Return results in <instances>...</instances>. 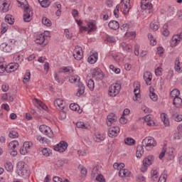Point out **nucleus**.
Wrapping results in <instances>:
<instances>
[{"label": "nucleus", "mask_w": 182, "mask_h": 182, "mask_svg": "<svg viewBox=\"0 0 182 182\" xmlns=\"http://www.w3.org/2000/svg\"><path fill=\"white\" fill-rule=\"evenodd\" d=\"M27 150H29L32 146H33V144L31 141H25L23 145Z\"/></svg>", "instance_id": "nucleus-55"}, {"label": "nucleus", "mask_w": 182, "mask_h": 182, "mask_svg": "<svg viewBox=\"0 0 182 182\" xmlns=\"http://www.w3.org/2000/svg\"><path fill=\"white\" fill-rule=\"evenodd\" d=\"M73 57L76 60H80L83 58V53H82V47L76 46L73 51Z\"/></svg>", "instance_id": "nucleus-13"}, {"label": "nucleus", "mask_w": 182, "mask_h": 182, "mask_svg": "<svg viewBox=\"0 0 182 182\" xmlns=\"http://www.w3.org/2000/svg\"><path fill=\"white\" fill-rule=\"evenodd\" d=\"M122 49L126 52H132V46L126 43H122L120 45Z\"/></svg>", "instance_id": "nucleus-31"}, {"label": "nucleus", "mask_w": 182, "mask_h": 182, "mask_svg": "<svg viewBox=\"0 0 182 182\" xmlns=\"http://www.w3.org/2000/svg\"><path fill=\"white\" fill-rule=\"evenodd\" d=\"M151 79H153V75H151V73L146 72L144 73V80L146 82L147 86H150L151 85Z\"/></svg>", "instance_id": "nucleus-19"}, {"label": "nucleus", "mask_w": 182, "mask_h": 182, "mask_svg": "<svg viewBox=\"0 0 182 182\" xmlns=\"http://www.w3.org/2000/svg\"><path fill=\"white\" fill-rule=\"evenodd\" d=\"M29 79H31V72H26L23 80V83L26 85L29 82Z\"/></svg>", "instance_id": "nucleus-46"}, {"label": "nucleus", "mask_w": 182, "mask_h": 182, "mask_svg": "<svg viewBox=\"0 0 182 182\" xmlns=\"http://www.w3.org/2000/svg\"><path fill=\"white\" fill-rule=\"evenodd\" d=\"M38 1L42 8H48V6L50 5V1L49 0H38Z\"/></svg>", "instance_id": "nucleus-34"}, {"label": "nucleus", "mask_w": 182, "mask_h": 182, "mask_svg": "<svg viewBox=\"0 0 182 182\" xmlns=\"http://www.w3.org/2000/svg\"><path fill=\"white\" fill-rule=\"evenodd\" d=\"M78 168H80V173L82 174V176H86V174H87V170L86 168L79 165Z\"/></svg>", "instance_id": "nucleus-53"}, {"label": "nucleus", "mask_w": 182, "mask_h": 182, "mask_svg": "<svg viewBox=\"0 0 182 182\" xmlns=\"http://www.w3.org/2000/svg\"><path fill=\"white\" fill-rule=\"evenodd\" d=\"M32 15L33 13L31 11V9L26 6L24 7L23 21L24 22H31L32 21Z\"/></svg>", "instance_id": "nucleus-7"}, {"label": "nucleus", "mask_w": 182, "mask_h": 182, "mask_svg": "<svg viewBox=\"0 0 182 182\" xmlns=\"http://www.w3.org/2000/svg\"><path fill=\"white\" fill-rule=\"evenodd\" d=\"M164 36H168L170 35V31H168V23H166L163 26V32Z\"/></svg>", "instance_id": "nucleus-36"}, {"label": "nucleus", "mask_w": 182, "mask_h": 182, "mask_svg": "<svg viewBox=\"0 0 182 182\" xmlns=\"http://www.w3.org/2000/svg\"><path fill=\"white\" fill-rule=\"evenodd\" d=\"M68 146V142L61 141L59 144L54 146V150L55 151H59V153H63L64 151H66Z\"/></svg>", "instance_id": "nucleus-8"}, {"label": "nucleus", "mask_w": 182, "mask_h": 182, "mask_svg": "<svg viewBox=\"0 0 182 182\" xmlns=\"http://www.w3.org/2000/svg\"><path fill=\"white\" fill-rule=\"evenodd\" d=\"M5 22H6L7 23H9V25H14V23H15V19L14 18L12 15L7 14L5 16Z\"/></svg>", "instance_id": "nucleus-28"}, {"label": "nucleus", "mask_w": 182, "mask_h": 182, "mask_svg": "<svg viewBox=\"0 0 182 182\" xmlns=\"http://www.w3.org/2000/svg\"><path fill=\"white\" fill-rule=\"evenodd\" d=\"M70 109L73 112H76L77 111V109H79V106L77 104H70Z\"/></svg>", "instance_id": "nucleus-57"}, {"label": "nucleus", "mask_w": 182, "mask_h": 182, "mask_svg": "<svg viewBox=\"0 0 182 182\" xmlns=\"http://www.w3.org/2000/svg\"><path fill=\"white\" fill-rule=\"evenodd\" d=\"M36 102H37L38 106H40V107H41L43 110H46L48 109V107L46 106V105L43 104V102H42V101H39V100H36Z\"/></svg>", "instance_id": "nucleus-56"}, {"label": "nucleus", "mask_w": 182, "mask_h": 182, "mask_svg": "<svg viewBox=\"0 0 182 182\" xmlns=\"http://www.w3.org/2000/svg\"><path fill=\"white\" fill-rule=\"evenodd\" d=\"M42 23L46 25V26H52V21L46 17L42 18Z\"/></svg>", "instance_id": "nucleus-44"}, {"label": "nucleus", "mask_w": 182, "mask_h": 182, "mask_svg": "<svg viewBox=\"0 0 182 182\" xmlns=\"http://www.w3.org/2000/svg\"><path fill=\"white\" fill-rule=\"evenodd\" d=\"M121 4H124L123 12L124 15H127L130 11V0H122Z\"/></svg>", "instance_id": "nucleus-18"}, {"label": "nucleus", "mask_w": 182, "mask_h": 182, "mask_svg": "<svg viewBox=\"0 0 182 182\" xmlns=\"http://www.w3.org/2000/svg\"><path fill=\"white\" fill-rule=\"evenodd\" d=\"M14 60L16 63H11V64L18 65V68H19V63H21L23 60V56L16 54L14 57Z\"/></svg>", "instance_id": "nucleus-23"}, {"label": "nucleus", "mask_w": 182, "mask_h": 182, "mask_svg": "<svg viewBox=\"0 0 182 182\" xmlns=\"http://www.w3.org/2000/svg\"><path fill=\"white\" fill-rule=\"evenodd\" d=\"M92 77L96 80H102L105 75H103V72L100 68H95L92 73Z\"/></svg>", "instance_id": "nucleus-9"}, {"label": "nucleus", "mask_w": 182, "mask_h": 182, "mask_svg": "<svg viewBox=\"0 0 182 182\" xmlns=\"http://www.w3.org/2000/svg\"><path fill=\"white\" fill-rule=\"evenodd\" d=\"M161 119L162 122H164V124H165V126H168V124H170V121H168V119L167 118V114L162 113L161 114Z\"/></svg>", "instance_id": "nucleus-33"}, {"label": "nucleus", "mask_w": 182, "mask_h": 182, "mask_svg": "<svg viewBox=\"0 0 182 182\" xmlns=\"http://www.w3.org/2000/svg\"><path fill=\"white\" fill-rule=\"evenodd\" d=\"M0 11L3 13L9 11V4L6 0H0Z\"/></svg>", "instance_id": "nucleus-17"}, {"label": "nucleus", "mask_w": 182, "mask_h": 182, "mask_svg": "<svg viewBox=\"0 0 182 182\" xmlns=\"http://www.w3.org/2000/svg\"><path fill=\"white\" fill-rule=\"evenodd\" d=\"M173 103L176 107H181L182 99L179 97L173 98Z\"/></svg>", "instance_id": "nucleus-30"}, {"label": "nucleus", "mask_w": 182, "mask_h": 182, "mask_svg": "<svg viewBox=\"0 0 182 182\" xmlns=\"http://www.w3.org/2000/svg\"><path fill=\"white\" fill-rule=\"evenodd\" d=\"M119 177H129L130 171L128 169H120L119 171Z\"/></svg>", "instance_id": "nucleus-29"}, {"label": "nucleus", "mask_w": 182, "mask_h": 182, "mask_svg": "<svg viewBox=\"0 0 182 182\" xmlns=\"http://www.w3.org/2000/svg\"><path fill=\"white\" fill-rule=\"evenodd\" d=\"M9 136L11 139H16V137L19 136V134H18V132H16V131H11V132H10Z\"/></svg>", "instance_id": "nucleus-51"}, {"label": "nucleus", "mask_w": 182, "mask_h": 182, "mask_svg": "<svg viewBox=\"0 0 182 182\" xmlns=\"http://www.w3.org/2000/svg\"><path fill=\"white\" fill-rule=\"evenodd\" d=\"M53 181L54 182H63V180L60 177H58V176H54L53 178Z\"/></svg>", "instance_id": "nucleus-64"}, {"label": "nucleus", "mask_w": 182, "mask_h": 182, "mask_svg": "<svg viewBox=\"0 0 182 182\" xmlns=\"http://www.w3.org/2000/svg\"><path fill=\"white\" fill-rule=\"evenodd\" d=\"M180 39H182V34L180 33L177 36H173L172 37V43H171V46H177V43L178 42V41H180Z\"/></svg>", "instance_id": "nucleus-24"}, {"label": "nucleus", "mask_w": 182, "mask_h": 182, "mask_svg": "<svg viewBox=\"0 0 182 182\" xmlns=\"http://www.w3.org/2000/svg\"><path fill=\"white\" fill-rule=\"evenodd\" d=\"M134 97H133V100L139 102V99H140V82H135L134 83Z\"/></svg>", "instance_id": "nucleus-12"}, {"label": "nucleus", "mask_w": 182, "mask_h": 182, "mask_svg": "<svg viewBox=\"0 0 182 182\" xmlns=\"http://www.w3.org/2000/svg\"><path fill=\"white\" fill-rule=\"evenodd\" d=\"M4 167L7 171H12V170L14 169V166H12V163L9 161L6 162V164H4Z\"/></svg>", "instance_id": "nucleus-45"}, {"label": "nucleus", "mask_w": 182, "mask_h": 182, "mask_svg": "<svg viewBox=\"0 0 182 182\" xmlns=\"http://www.w3.org/2000/svg\"><path fill=\"white\" fill-rule=\"evenodd\" d=\"M20 153L23 155L25 156L28 153V149L26 148L23 145V146L20 149Z\"/></svg>", "instance_id": "nucleus-60"}, {"label": "nucleus", "mask_w": 182, "mask_h": 182, "mask_svg": "<svg viewBox=\"0 0 182 182\" xmlns=\"http://www.w3.org/2000/svg\"><path fill=\"white\" fill-rule=\"evenodd\" d=\"M16 146H19V143L17 141H13L9 144V148L10 150H15Z\"/></svg>", "instance_id": "nucleus-40"}, {"label": "nucleus", "mask_w": 182, "mask_h": 182, "mask_svg": "<svg viewBox=\"0 0 182 182\" xmlns=\"http://www.w3.org/2000/svg\"><path fill=\"white\" fill-rule=\"evenodd\" d=\"M158 178H159V174H158L157 169H152L151 171V180H154V181H156V180H157Z\"/></svg>", "instance_id": "nucleus-35"}, {"label": "nucleus", "mask_w": 182, "mask_h": 182, "mask_svg": "<svg viewBox=\"0 0 182 182\" xmlns=\"http://www.w3.org/2000/svg\"><path fill=\"white\" fill-rule=\"evenodd\" d=\"M150 0H141V8L144 11H148L149 14H151V9H153V4L149 2Z\"/></svg>", "instance_id": "nucleus-11"}, {"label": "nucleus", "mask_w": 182, "mask_h": 182, "mask_svg": "<svg viewBox=\"0 0 182 182\" xmlns=\"http://www.w3.org/2000/svg\"><path fill=\"white\" fill-rule=\"evenodd\" d=\"M36 43H37V45H41V46L43 47L46 46V45H48V41H45V35L40 34L37 36Z\"/></svg>", "instance_id": "nucleus-15"}, {"label": "nucleus", "mask_w": 182, "mask_h": 182, "mask_svg": "<svg viewBox=\"0 0 182 182\" xmlns=\"http://www.w3.org/2000/svg\"><path fill=\"white\" fill-rule=\"evenodd\" d=\"M54 106L58 110L62 112V113H65V103H63V100L57 98L54 101Z\"/></svg>", "instance_id": "nucleus-10"}, {"label": "nucleus", "mask_w": 182, "mask_h": 182, "mask_svg": "<svg viewBox=\"0 0 182 182\" xmlns=\"http://www.w3.org/2000/svg\"><path fill=\"white\" fill-rule=\"evenodd\" d=\"M119 132H120V128H119V127H111L108 130V136L109 137H116Z\"/></svg>", "instance_id": "nucleus-16"}, {"label": "nucleus", "mask_w": 182, "mask_h": 182, "mask_svg": "<svg viewBox=\"0 0 182 182\" xmlns=\"http://www.w3.org/2000/svg\"><path fill=\"white\" fill-rule=\"evenodd\" d=\"M18 174L22 177H29V169L26 167L21 171H18Z\"/></svg>", "instance_id": "nucleus-26"}, {"label": "nucleus", "mask_w": 182, "mask_h": 182, "mask_svg": "<svg viewBox=\"0 0 182 182\" xmlns=\"http://www.w3.org/2000/svg\"><path fill=\"white\" fill-rule=\"evenodd\" d=\"M144 122L147 126H154V121H153V115L148 114L144 117Z\"/></svg>", "instance_id": "nucleus-22"}, {"label": "nucleus", "mask_w": 182, "mask_h": 182, "mask_svg": "<svg viewBox=\"0 0 182 182\" xmlns=\"http://www.w3.org/2000/svg\"><path fill=\"white\" fill-rule=\"evenodd\" d=\"M18 70V64H9L6 67L4 65V63L0 62V73H4L6 72L7 73H11V72H15Z\"/></svg>", "instance_id": "nucleus-4"}, {"label": "nucleus", "mask_w": 182, "mask_h": 182, "mask_svg": "<svg viewBox=\"0 0 182 182\" xmlns=\"http://www.w3.org/2000/svg\"><path fill=\"white\" fill-rule=\"evenodd\" d=\"M25 162L23 161H19L18 164H17V170H18V171H21V170H23V168H25Z\"/></svg>", "instance_id": "nucleus-47"}, {"label": "nucleus", "mask_w": 182, "mask_h": 182, "mask_svg": "<svg viewBox=\"0 0 182 182\" xmlns=\"http://www.w3.org/2000/svg\"><path fill=\"white\" fill-rule=\"evenodd\" d=\"M6 31H8V24L6 23H2L1 34L4 35V33H5V32H6Z\"/></svg>", "instance_id": "nucleus-48"}, {"label": "nucleus", "mask_w": 182, "mask_h": 182, "mask_svg": "<svg viewBox=\"0 0 182 182\" xmlns=\"http://www.w3.org/2000/svg\"><path fill=\"white\" fill-rule=\"evenodd\" d=\"M181 132L178 131L174 134L175 140H180V139H181Z\"/></svg>", "instance_id": "nucleus-61"}, {"label": "nucleus", "mask_w": 182, "mask_h": 182, "mask_svg": "<svg viewBox=\"0 0 182 182\" xmlns=\"http://www.w3.org/2000/svg\"><path fill=\"white\" fill-rule=\"evenodd\" d=\"M161 67H158L156 70H155V75H156V76H161Z\"/></svg>", "instance_id": "nucleus-63"}, {"label": "nucleus", "mask_w": 182, "mask_h": 182, "mask_svg": "<svg viewBox=\"0 0 182 182\" xmlns=\"http://www.w3.org/2000/svg\"><path fill=\"white\" fill-rule=\"evenodd\" d=\"M105 139V134H97L95 135V141H97V143H100V141H103Z\"/></svg>", "instance_id": "nucleus-39"}, {"label": "nucleus", "mask_w": 182, "mask_h": 182, "mask_svg": "<svg viewBox=\"0 0 182 182\" xmlns=\"http://www.w3.org/2000/svg\"><path fill=\"white\" fill-rule=\"evenodd\" d=\"M97 29V27L96 26V23L95 21H90L87 23V27L86 26H81L80 28V32L82 31H85L88 33H90V32H95Z\"/></svg>", "instance_id": "nucleus-6"}, {"label": "nucleus", "mask_w": 182, "mask_h": 182, "mask_svg": "<svg viewBox=\"0 0 182 182\" xmlns=\"http://www.w3.org/2000/svg\"><path fill=\"white\" fill-rule=\"evenodd\" d=\"M87 87L90 88V90H91V92H93V90H95V81H93V80L90 79L87 82Z\"/></svg>", "instance_id": "nucleus-41"}, {"label": "nucleus", "mask_w": 182, "mask_h": 182, "mask_svg": "<svg viewBox=\"0 0 182 182\" xmlns=\"http://www.w3.org/2000/svg\"><path fill=\"white\" fill-rule=\"evenodd\" d=\"M170 96L173 99H176V97H178V96H180V91L177 89H174L171 92Z\"/></svg>", "instance_id": "nucleus-38"}, {"label": "nucleus", "mask_w": 182, "mask_h": 182, "mask_svg": "<svg viewBox=\"0 0 182 182\" xmlns=\"http://www.w3.org/2000/svg\"><path fill=\"white\" fill-rule=\"evenodd\" d=\"M39 130L43 134L46 132H50V127H49L45 124H42L39 127Z\"/></svg>", "instance_id": "nucleus-37"}, {"label": "nucleus", "mask_w": 182, "mask_h": 182, "mask_svg": "<svg viewBox=\"0 0 182 182\" xmlns=\"http://www.w3.org/2000/svg\"><path fill=\"white\" fill-rule=\"evenodd\" d=\"M76 126L78 129H87V127H86V124H85V122H78L76 123Z\"/></svg>", "instance_id": "nucleus-49"}, {"label": "nucleus", "mask_w": 182, "mask_h": 182, "mask_svg": "<svg viewBox=\"0 0 182 182\" xmlns=\"http://www.w3.org/2000/svg\"><path fill=\"white\" fill-rule=\"evenodd\" d=\"M156 144L157 143L156 142V140H154V138L151 136L146 137L143 139L142 144L137 146L136 157H137V159H141V156L144 154V148L147 151H150V150L156 146Z\"/></svg>", "instance_id": "nucleus-1"}, {"label": "nucleus", "mask_w": 182, "mask_h": 182, "mask_svg": "<svg viewBox=\"0 0 182 182\" xmlns=\"http://www.w3.org/2000/svg\"><path fill=\"white\" fill-rule=\"evenodd\" d=\"M117 122V117L114 113H110L107 117V124L110 127L113 123Z\"/></svg>", "instance_id": "nucleus-14"}, {"label": "nucleus", "mask_w": 182, "mask_h": 182, "mask_svg": "<svg viewBox=\"0 0 182 182\" xmlns=\"http://www.w3.org/2000/svg\"><path fill=\"white\" fill-rule=\"evenodd\" d=\"M64 33L68 39H72V34H70L69 29L68 28L65 29Z\"/></svg>", "instance_id": "nucleus-59"}, {"label": "nucleus", "mask_w": 182, "mask_h": 182, "mask_svg": "<svg viewBox=\"0 0 182 182\" xmlns=\"http://www.w3.org/2000/svg\"><path fill=\"white\" fill-rule=\"evenodd\" d=\"M150 28L153 31H159V23L155 22V23H150Z\"/></svg>", "instance_id": "nucleus-50"}, {"label": "nucleus", "mask_w": 182, "mask_h": 182, "mask_svg": "<svg viewBox=\"0 0 182 182\" xmlns=\"http://www.w3.org/2000/svg\"><path fill=\"white\" fill-rule=\"evenodd\" d=\"M175 70L176 72H178V73H181V63H180V60L178 59H176L175 60Z\"/></svg>", "instance_id": "nucleus-32"}, {"label": "nucleus", "mask_w": 182, "mask_h": 182, "mask_svg": "<svg viewBox=\"0 0 182 182\" xmlns=\"http://www.w3.org/2000/svg\"><path fill=\"white\" fill-rule=\"evenodd\" d=\"M122 85L119 83L112 84L109 86L108 95L110 97H116L120 93Z\"/></svg>", "instance_id": "nucleus-3"}, {"label": "nucleus", "mask_w": 182, "mask_h": 182, "mask_svg": "<svg viewBox=\"0 0 182 182\" xmlns=\"http://www.w3.org/2000/svg\"><path fill=\"white\" fill-rule=\"evenodd\" d=\"M0 50H2L3 52H6L9 53L12 50V47L6 43H2L0 45Z\"/></svg>", "instance_id": "nucleus-20"}, {"label": "nucleus", "mask_w": 182, "mask_h": 182, "mask_svg": "<svg viewBox=\"0 0 182 182\" xmlns=\"http://www.w3.org/2000/svg\"><path fill=\"white\" fill-rule=\"evenodd\" d=\"M125 36H131V38H136V32L130 31L125 33Z\"/></svg>", "instance_id": "nucleus-62"}, {"label": "nucleus", "mask_w": 182, "mask_h": 182, "mask_svg": "<svg viewBox=\"0 0 182 182\" xmlns=\"http://www.w3.org/2000/svg\"><path fill=\"white\" fill-rule=\"evenodd\" d=\"M96 180L99 182H106V179H105V177L102 174H98L96 177Z\"/></svg>", "instance_id": "nucleus-54"}, {"label": "nucleus", "mask_w": 182, "mask_h": 182, "mask_svg": "<svg viewBox=\"0 0 182 182\" xmlns=\"http://www.w3.org/2000/svg\"><path fill=\"white\" fill-rule=\"evenodd\" d=\"M69 80L70 83H77L78 89L76 96L80 97V96L85 93V85H83V83L80 82V77L77 75H73L70 77Z\"/></svg>", "instance_id": "nucleus-2"}, {"label": "nucleus", "mask_w": 182, "mask_h": 182, "mask_svg": "<svg viewBox=\"0 0 182 182\" xmlns=\"http://www.w3.org/2000/svg\"><path fill=\"white\" fill-rule=\"evenodd\" d=\"M106 41L107 42H109V43H114V42H116V38H114V37H113V36H108L106 38Z\"/></svg>", "instance_id": "nucleus-58"}, {"label": "nucleus", "mask_w": 182, "mask_h": 182, "mask_svg": "<svg viewBox=\"0 0 182 182\" xmlns=\"http://www.w3.org/2000/svg\"><path fill=\"white\" fill-rule=\"evenodd\" d=\"M108 26L109 28H110V29L117 31V29L120 28V24H119V22H117V21L113 20L109 21V23H108Z\"/></svg>", "instance_id": "nucleus-21"}, {"label": "nucleus", "mask_w": 182, "mask_h": 182, "mask_svg": "<svg viewBox=\"0 0 182 182\" xmlns=\"http://www.w3.org/2000/svg\"><path fill=\"white\" fill-rule=\"evenodd\" d=\"M154 161V156L153 155H149L144 158V159L143 160V165L141 167V171H142V173H146V171H147L149 166H151Z\"/></svg>", "instance_id": "nucleus-5"}, {"label": "nucleus", "mask_w": 182, "mask_h": 182, "mask_svg": "<svg viewBox=\"0 0 182 182\" xmlns=\"http://www.w3.org/2000/svg\"><path fill=\"white\" fill-rule=\"evenodd\" d=\"M87 60L91 65L96 63V62L97 61V53H94L90 55L87 58Z\"/></svg>", "instance_id": "nucleus-27"}, {"label": "nucleus", "mask_w": 182, "mask_h": 182, "mask_svg": "<svg viewBox=\"0 0 182 182\" xmlns=\"http://www.w3.org/2000/svg\"><path fill=\"white\" fill-rule=\"evenodd\" d=\"M43 134H45L50 139H53V137L55 136V134H53V132L52 131V129H50V132H46L43 133Z\"/></svg>", "instance_id": "nucleus-52"}, {"label": "nucleus", "mask_w": 182, "mask_h": 182, "mask_svg": "<svg viewBox=\"0 0 182 182\" xmlns=\"http://www.w3.org/2000/svg\"><path fill=\"white\" fill-rule=\"evenodd\" d=\"M172 119L176 122H181L182 121V114L177 113L176 111L171 112Z\"/></svg>", "instance_id": "nucleus-25"}, {"label": "nucleus", "mask_w": 182, "mask_h": 182, "mask_svg": "<svg viewBox=\"0 0 182 182\" xmlns=\"http://www.w3.org/2000/svg\"><path fill=\"white\" fill-rule=\"evenodd\" d=\"M148 38H149L151 45H152V46H155V45H157V42L156 41V38H154V37L153 36V34L149 33Z\"/></svg>", "instance_id": "nucleus-43"}, {"label": "nucleus", "mask_w": 182, "mask_h": 182, "mask_svg": "<svg viewBox=\"0 0 182 182\" xmlns=\"http://www.w3.org/2000/svg\"><path fill=\"white\" fill-rule=\"evenodd\" d=\"M124 143L128 146H133V144H135L136 141L133 138H127L124 139Z\"/></svg>", "instance_id": "nucleus-42"}]
</instances>
